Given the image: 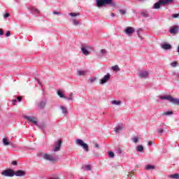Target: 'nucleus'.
Returning a JSON list of instances; mask_svg holds the SVG:
<instances>
[{"label":"nucleus","instance_id":"20","mask_svg":"<svg viewBox=\"0 0 179 179\" xmlns=\"http://www.w3.org/2000/svg\"><path fill=\"white\" fill-rule=\"evenodd\" d=\"M71 20L73 26H79L80 24V22L76 17H72Z\"/></svg>","mask_w":179,"mask_h":179},{"label":"nucleus","instance_id":"31","mask_svg":"<svg viewBox=\"0 0 179 179\" xmlns=\"http://www.w3.org/2000/svg\"><path fill=\"white\" fill-rule=\"evenodd\" d=\"M155 169V166L152 165H147L145 166V170H153Z\"/></svg>","mask_w":179,"mask_h":179},{"label":"nucleus","instance_id":"10","mask_svg":"<svg viewBox=\"0 0 179 179\" xmlns=\"http://www.w3.org/2000/svg\"><path fill=\"white\" fill-rule=\"evenodd\" d=\"M24 118L29 121V122H32L34 125H37V118L34 116H24Z\"/></svg>","mask_w":179,"mask_h":179},{"label":"nucleus","instance_id":"14","mask_svg":"<svg viewBox=\"0 0 179 179\" xmlns=\"http://www.w3.org/2000/svg\"><path fill=\"white\" fill-rule=\"evenodd\" d=\"M47 104V99H43L39 102L38 104V108L39 110H43Z\"/></svg>","mask_w":179,"mask_h":179},{"label":"nucleus","instance_id":"11","mask_svg":"<svg viewBox=\"0 0 179 179\" xmlns=\"http://www.w3.org/2000/svg\"><path fill=\"white\" fill-rule=\"evenodd\" d=\"M3 145L4 146H13V148H16V146H15V145L13 143L12 141H9V139H8V138H3Z\"/></svg>","mask_w":179,"mask_h":179},{"label":"nucleus","instance_id":"53","mask_svg":"<svg viewBox=\"0 0 179 179\" xmlns=\"http://www.w3.org/2000/svg\"><path fill=\"white\" fill-rule=\"evenodd\" d=\"M50 179H59L58 176L50 178Z\"/></svg>","mask_w":179,"mask_h":179},{"label":"nucleus","instance_id":"51","mask_svg":"<svg viewBox=\"0 0 179 179\" xmlns=\"http://www.w3.org/2000/svg\"><path fill=\"white\" fill-rule=\"evenodd\" d=\"M0 36H3V30L0 29Z\"/></svg>","mask_w":179,"mask_h":179},{"label":"nucleus","instance_id":"49","mask_svg":"<svg viewBox=\"0 0 179 179\" xmlns=\"http://www.w3.org/2000/svg\"><path fill=\"white\" fill-rule=\"evenodd\" d=\"M36 80H37V82H38L39 86H43V84L41 83V82H40V80L36 79Z\"/></svg>","mask_w":179,"mask_h":179},{"label":"nucleus","instance_id":"52","mask_svg":"<svg viewBox=\"0 0 179 179\" xmlns=\"http://www.w3.org/2000/svg\"><path fill=\"white\" fill-rule=\"evenodd\" d=\"M136 33H137V36H138V37H140V38H142L141 37V34H139V30H137V31H136Z\"/></svg>","mask_w":179,"mask_h":179},{"label":"nucleus","instance_id":"48","mask_svg":"<svg viewBox=\"0 0 179 179\" xmlns=\"http://www.w3.org/2000/svg\"><path fill=\"white\" fill-rule=\"evenodd\" d=\"M53 15H61V13L57 12V11H53Z\"/></svg>","mask_w":179,"mask_h":179},{"label":"nucleus","instance_id":"17","mask_svg":"<svg viewBox=\"0 0 179 179\" xmlns=\"http://www.w3.org/2000/svg\"><path fill=\"white\" fill-rule=\"evenodd\" d=\"M169 32L171 33V34H177V33H178V27H173L171 29H169Z\"/></svg>","mask_w":179,"mask_h":179},{"label":"nucleus","instance_id":"13","mask_svg":"<svg viewBox=\"0 0 179 179\" xmlns=\"http://www.w3.org/2000/svg\"><path fill=\"white\" fill-rule=\"evenodd\" d=\"M98 58H103V57H106L107 55V50L101 49L99 52L97 53Z\"/></svg>","mask_w":179,"mask_h":179},{"label":"nucleus","instance_id":"57","mask_svg":"<svg viewBox=\"0 0 179 179\" xmlns=\"http://www.w3.org/2000/svg\"><path fill=\"white\" fill-rule=\"evenodd\" d=\"M178 52H179V46H178Z\"/></svg>","mask_w":179,"mask_h":179},{"label":"nucleus","instance_id":"28","mask_svg":"<svg viewBox=\"0 0 179 179\" xmlns=\"http://www.w3.org/2000/svg\"><path fill=\"white\" fill-rule=\"evenodd\" d=\"M69 16H72L73 17H75V16H80V13H69Z\"/></svg>","mask_w":179,"mask_h":179},{"label":"nucleus","instance_id":"21","mask_svg":"<svg viewBox=\"0 0 179 179\" xmlns=\"http://www.w3.org/2000/svg\"><path fill=\"white\" fill-rule=\"evenodd\" d=\"M83 170H85V171H92V166L87 164L84 165L83 166Z\"/></svg>","mask_w":179,"mask_h":179},{"label":"nucleus","instance_id":"56","mask_svg":"<svg viewBox=\"0 0 179 179\" xmlns=\"http://www.w3.org/2000/svg\"><path fill=\"white\" fill-rule=\"evenodd\" d=\"M94 146H95V148H99V144L95 143Z\"/></svg>","mask_w":179,"mask_h":179},{"label":"nucleus","instance_id":"19","mask_svg":"<svg viewBox=\"0 0 179 179\" xmlns=\"http://www.w3.org/2000/svg\"><path fill=\"white\" fill-rule=\"evenodd\" d=\"M29 10L31 13L40 14V10L34 7H30Z\"/></svg>","mask_w":179,"mask_h":179},{"label":"nucleus","instance_id":"1","mask_svg":"<svg viewBox=\"0 0 179 179\" xmlns=\"http://www.w3.org/2000/svg\"><path fill=\"white\" fill-rule=\"evenodd\" d=\"M95 6L97 8H102V6H106V5H110L112 8H115L117 4L113 0H95Z\"/></svg>","mask_w":179,"mask_h":179},{"label":"nucleus","instance_id":"34","mask_svg":"<svg viewBox=\"0 0 179 179\" xmlns=\"http://www.w3.org/2000/svg\"><path fill=\"white\" fill-rule=\"evenodd\" d=\"M173 111H169L167 110L166 112L164 113V115H172Z\"/></svg>","mask_w":179,"mask_h":179},{"label":"nucleus","instance_id":"41","mask_svg":"<svg viewBox=\"0 0 179 179\" xmlns=\"http://www.w3.org/2000/svg\"><path fill=\"white\" fill-rule=\"evenodd\" d=\"M10 31H8L6 34V37H10Z\"/></svg>","mask_w":179,"mask_h":179},{"label":"nucleus","instance_id":"35","mask_svg":"<svg viewBox=\"0 0 179 179\" xmlns=\"http://www.w3.org/2000/svg\"><path fill=\"white\" fill-rule=\"evenodd\" d=\"M141 16H143V17H150V15L146 13H141Z\"/></svg>","mask_w":179,"mask_h":179},{"label":"nucleus","instance_id":"23","mask_svg":"<svg viewBox=\"0 0 179 179\" xmlns=\"http://www.w3.org/2000/svg\"><path fill=\"white\" fill-rule=\"evenodd\" d=\"M121 129H122V124H120L119 126L115 128V134H120Z\"/></svg>","mask_w":179,"mask_h":179},{"label":"nucleus","instance_id":"33","mask_svg":"<svg viewBox=\"0 0 179 179\" xmlns=\"http://www.w3.org/2000/svg\"><path fill=\"white\" fill-rule=\"evenodd\" d=\"M178 65V62H172L171 63V66H173V68H176Z\"/></svg>","mask_w":179,"mask_h":179},{"label":"nucleus","instance_id":"40","mask_svg":"<svg viewBox=\"0 0 179 179\" xmlns=\"http://www.w3.org/2000/svg\"><path fill=\"white\" fill-rule=\"evenodd\" d=\"M172 17H173L174 19H176V17H179V14H173L172 15Z\"/></svg>","mask_w":179,"mask_h":179},{"label":"nucleus","instance_id":"26","mask_svg":"<svg viewBox=\"0 0 179 179\" xmlns=\"http://www.w3.org/2000/svg\"><path fill=\"white\" fill-rule=\"evenodd\" d=\"M112 69L115 72H118V71H120V66H118V65H115V66H112Z\"/></svg>","mask_w":179,"mask_h":179},{"label":"nucleus","instance_id":"5","mask_svg":"<svg viewBox=\"0 0 179 179\" xmlns=\"http://www.w3.org/2000/svg\"><path fill=\"white\" fill-rule=\"evenodd\" d=\"M41 157L48 162H57V158L51 154H41Z\"/></svg>","mask_w":179,"mask_h":179},{"label":"nucleus","instance_id":"45","mask_svg":"<svg viewBox=\"0 0 179 179\" xmlns=\"http://www.w3.org/2000/svg\"><path fill=\"white\" fill-rule=\"evenodd\" d=\"M174 76H176V78H179V73L178 72H175L173 73Z\"/></svg>","mask_w":179,"mask_h":179},{"label":"nucleus","instance_id":"3","mask_svg":"<svg viewBox=\"0 0 179 179\" xmlns=\"http://www.w3.org/2000/svg\"><path fill=\"white\" fill-rule=\"evenodd\" d=\"M160 100H168V101H170V103H172L173 104H176V106H179V99L173 98V96L169 95V96H161L159 97Z\"/></svg>","mask_w":179,"mask_h":179},{"label":"nucleus","instance_id":"47","mask_svg":"<svg viewBox=\"0 0 179 179\" xmlns=\"http://www.w3.org/2000/svg\"><path fill=\"white\" fill-rule=\"evenodd\" d=\"M17 101H22V96H17Z\"/></svg>","mask_w":179,"mask_h":179},{"label":"nucleus","instance_id":"16","mask_svg":"<svg viewBox=\"0 0 179 179\" xmlns=\"http://www.w3.org/2000/svg\"><path fill=\"white\" fill-rule=\"evenodd\" d=\"M15 176H16V177H24V176H26V172L24 171L18 170L15 172Z\"/></svg>","mask_w":179,"mask_h":179},{"label":"nucleus","instance_id":"54","mask_svg":"<svg viewBox=\"0 0 179 179\" xmlns=\"http://www.w3.org/2000/svg\"><path fill=\"white\" fill-rule=\"evenodd\" d=\"M110 16H112V17H115V14L112 13L110 14Z\"/></svg>","mask_w":179,"mask_h":179},{"label":"nucleus","instance_id":"9","mask_svg":"<svg viewBox=\"0 0 179 179\" xmlns=\"http://www.w3.org/2000/svg\"><path fill=\"white\" fill-rule=\"evenodd\" d=\"M111 78V74L110 73H108L106 75H105L99 81L100 85H104L107 83L108 80H110Z\"/></svg>","mask_w":179,"mask_h":179},{"label":"nucleus","instance_id":"55","mask_svg":"<svg viewBox=\"0 0 179 179\" xmlns=\"http://www.w3.org/2000/svg\"><path fill=\"white\" fill-rule=\"evenodd\" d=\"M16 101H17V99L13 100V103H16Z\"/></svg>","mask_w":179,"mask_h":179},{"label":"nucleus","instance_id":"4","mask_svg":"<svg viewBox=\"0 0 179 179\" xmlns=\"http://www.w3.org/2000/svg\"><path fill=\"white\" fill-rule=\"evenodd\" d=\"M76 143L78 146L83 148L85 152H89V145L83 141V140L80 138L76 139Z\"/></svg>","mask_w":179,"mask_h":179},{"label":"nucleus","instance_id":"39","mask_svg":"<svg viewBox=\"0 0 179 179\" xmlns=\"http://www.w3.org/2000/svg\"><path fill=\"white\" fill-rule=\"evenodd\" d=\"M132 141L133 142H134V143H136L139 141V138H138V137H136V138H134Z\"/></svg>","mask_w":179,"mask_h":179},{"label":"nucleus","instance_id":"37","mask_svg":"<svg viewBox=\"0 0 179 179\" xmlns=\"http://www.w3.org/2000/svg\"><path fill=\"white\" fill-rule=\"evenodd\" d=\"M158 134H159V135H162V134H163L164 132V130L163 129H159L157 130Z\"/></svg>","mask_w":179,"mask_h":179},{"label":"nucleus","instance_id":"2","mask_svg":"<svg viewBox=\"0 0 179 179\" xmlns=\"http://www.w3.org/2000/svg\"><path fill=\"white\" fill-rule=\"evenodd\" d=\"M174 0H159L154 4L153 9H160V7L164 5H171Z\"/></svg>","mask_w":179,"mask_h":179},{"label":"nucleus","instance_id":"38","mask_svg":"<svg viewBox=\"0 0 179 179\" xmlns=\"http://www.w3.org/2000/svg\"><path fill=\"white\" fill-rule=\"evenodd\" d=\"M120 13H121V15H125V13H127V10H120Z\"/></svg>","mask_w":179,"mask_h":179},{"label":"nucleus","instance_id":"46","mask_svg":"<svg viewBox=\"0 0 179 179\" xmlns=\"http://www.w3.org/2000/svg\"><path fill=\"white\" fill-rule=\"evenodd\" d=\"M155 143V141H149L148 142V145H150V146H152V145H153Z\"/></svg>","mask_w":179,"mask_h":179},{"label":"nucleus","instance_id":"43","mask_svg":"<svg viewBox=\"0 0 179 179\" xmlns=\"http://www.w3.org/2000/svg\"><path fill=\"white\" fill-rule=\"evenodd\" d=\"M117 152L118 153V155H121V153H122V150H121V148H118Z\"/></svg>","mask_w":179,"mask_h":179},{"label":"nucleus","instance_id":"32","mask_svg":"<svg viewBox=\"0 0 179 179\" xmlns=\"http://www.w3.org/2000/svg\"><path fill=\"white\" fill-rule=\"evenodd\" d=\"M137 152H143V146L138 145L136 148Z\"/></svg>","mask_w":179,"mask_h":179},{"label":"nucleus","instance_id":"42","mask_svg":"<svg viewBox=\"0 0 179 179\" xmlns=\"http://www.w3.org/2000/svg\"><path fill=\"white\" fill-rule=\"evenodd\" d=\"M109 157H114V153L113 152H109Z\"/></svg>","mask_w":179,"mask_h":179},{"label":"nucleus","instance_id":"58","mask_svg":"<svg viewBox=\"0 0 179 179\" xmlns=\"http://www.w3.org/2000/svg\"><path fill=\"white\" fill-rule=\"evenodd\" d=\"M140 1H142V0H140Z\"/></svg>","mask_w":179,"mask_h":179},{"label":"nucleus","instance_id":"36","mask_svg":"<svg viewBox=\"0 0 179 179\" xmlns=\"http://www.w3.org/2000/svg\"><path fill=\"white\" fill-rule=\"evenodd\" d=\"M97 80V78H96V77L90 78L89 79L90 83H93V82H95V80Z\"/></svg>","mask_w":179,"mask_h":179},{"label":"nucleus","instance_id":"24","mask_svg":"<svg viewBox=\"0 0 179 179\" xmlns=\"http://www.w3.org/2000/svg\"><path fill=\"white\" fill-rule=\"evenodd\" d=\"M65 100H69V101H73V93L69 94V97H64Z\"/></svg>","mask_w":179,"mask_h":179},{"label":"nucleus","instance_id":"8","mask_svg":"<svg viewBox=\"0 0 179 179\" xmlns=\"http://www.w3.org/2000/svg\"><path fill=\"white\" fill-rule=\"evenodd\" d=\"M4 177H13L15 176V171L12 169H7L1 173Z\"/></svg>","mask_w":179,"mask_h":179},{"label":"nucleus","instance_id":"30","mask_svg":"<svg viewBox=\"0 0 179 179\" xmlns=\"http://www.w3.org/2000/svg\"><path fill=\"white\" fill-rule=\"evenodd\" d=\"M169 177H170V178L179 179V174L175 173V174L169 176Z\"/></svg>","mask_w":179,"mask_h":179},{"label":"nucleus","instance_id":"18","mask_svg":"<svg viewBox=\"0 0 179 179\" xmlns=\"http://www.w3.org/2000/svg\"><path fill=\"white\" fill-rule=\"evenodd\" d=\"M161 48L163 50H171V45L169 43H164L161 45Z\"/></svg>","mask_w":179,"mask_h":179},{"label":"nucleus","instance_id":"6","mask_svg":"<svg viewBox=\"0 0 179 179\" xmlns=\"http://www.w3.org/2000/svg\"><path fill=\"white\" fill-rule=\"evenodd\" d=\"M124 32L125 33V34H127V36L131 37V36H132V34L135 33V28L132 27H127L124 29Z\"/></svg>","mask_w":179,"mask_h":179},{"label":"nucleus","instance_id":"22","mask_svg":"<svg viewBox=\"0 0 179 179\" xmlns=\"http://www.w3.org/2000/svg\"><path fill=\"white\" fill-rule=\"evenodd\" d=\"M86 73H87V71H77V75L78 76H85V75H86Z\"/></svg>","mask_w":179,"mask_h":179},{"label":"nucleus","instance_id":"29","mask_svg":"<svg viewBox=\"0 0 179 179\" xmlns=\"http://www.w3.org/2000/svg\"><path fill=\"white\" fill-rule=\"evenodd\" d=\"M57 95L62 99H65V96H64V93L61 90L57 91Z\"/></svg>","mask_w":179,"mask_h":179},{"label":"nucleus","instance_id":"7","mask_svg":"<svg viewBox=\"0 0 179 179\" xmlns=\"http://www.w3.org/2000/svg\"><path fill=\"white\" fill-rule=\"evenodd\" d=\"M61 146H62V141L59 139L55 143V148L52 149V152H59L61 150Z\"/></svg>","mask_w":179,"mask_h":179},{"label":"nucleus","instance_id":"50","mask_svg":"<svg viewBox=\"0 0 179 179\" xmlns=\"http://www.w3.org/2000/svg\"><path fill=\"white\" fill-rule=\"evenodd\" d=\"M3 17H9V13H6L3 15Z\"/></svg>","mask_w":179,"mask_h":179},{"label":"nucleus","instance_id":"15","mask_svg":"<svg viewBox=\"0 0 179 179\" xmlns=\"http://www.w3.org/2000/svg\"><path fill=\"white\" fill-rule=\"evenodd\" d=\"M81 52L84 55H90V52L89 51V47H82Z\"/></svg>","mask_w":179,"mask_h":179},{"label":"nucleus","instance_id":"27","mask_svg":"<svg viewBox=\"0 0 179 179\" xmlns=\"http://www.w3.org/2000/svg\"><path fill=\"white\" fill-rule=\"evenodd\" d=\"M111 103L113 106H120L121 104V101H112Z\"/></svg>","mask_w":179,"mask_h":179},{"label":"nucleus","instance_id":"25","mask_svg":"<svg viewBox=\"0 0 179 179\" xmlns=\"http://www.w3.org/2000/svg\"><path fill=\"white\" fill-rule=\"evenodd\" d=\"M60 109L62 110V114H68V109H66V108H65V106H61Z\"/></svg>","mask_w":179,"mask_h":179},{"label":"nucleus","instance_id":"12","mask_svg":"<svg viewBox=\"0 0 179 179\" xmlns=\"http://www.w3.org/2000/svg\"><path fill=\"white\" fill-rule=\"evenodd\" d=\"M138 76L139 78L145 79L149 76V71H147L146 70L141 71L138 73Z\"/></svg>","mask_w":179,"mask_h":179},{"label":"nucleus","instance_id":"44","mask_svg":"<svg viewBox=\"0 0 179 179\" xmlns=\"http://www.w3.org/2000/svg\"><path fill=\"white\" fill-rule=\"evenodd\" d=\"M11 164H13V166H17V162H16V161H13V162H11Z\"/></svg>","mask_w":179,"mask_h":179}]
</instances>
